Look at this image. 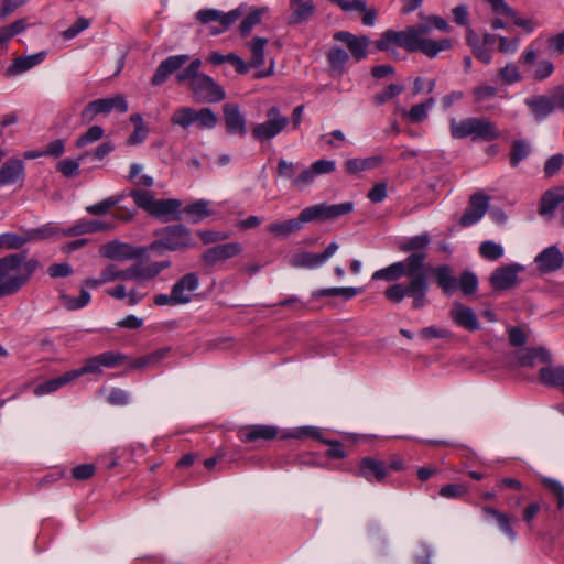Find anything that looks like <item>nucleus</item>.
Wrapping results in <instances>:
<instances>
[{
  "instance_id": "f257e3e1",
  "label": "nucleus",
  "mask_w": 564,
  "mask_h": 564,
  "mask_svg": "<svg viewBox=\"0 0 564 564\" xmlns=\"http://www.w3.org/2000/svg\"><path fill=\"white\" fill-rule=\"evenodd\" d=\"M430 29L425 24H413L404 30H387L375 42L378 51H389L392 47L403 48L409 53L420 52L426 57L433 59L441 52L449 51L453 47V41L444 37L433 40L429 37Z\"/></svg>"
},
{
  "instance_id": "f03ea898",
  "label": "nucleus",
  "mask_w": 564,
  "mask_h": 564,
  "mask_svg": "<svg viewBox=\"0 0 564 564\" xmlns=\"http://www.w3.org/2000/svg\"><path fill=\"white\" fill-rule=\"evenodd\" d=\"M451 135L454 139L471 138L473 141L491 142L500 137L495 122L478 118L468 117L460 121L452 119L449 122Z\"/></svg>"
},
{
  "instance_id": "7ed1b4c3",
  "label": "nucleus",
  "mask_w": 564,
  "mask_h": 564,
  "mask_svg": "<svg viewBox=\"0 0 564 564\" xmlns=\"http://www.w3.org/2000/svg\"><path fill=\"white\" fill-rule=\"evenodd\" d=\"M24 260L25 251L0 258V299L17 294L25 285L21 269Z\"/></svg>"
},
{
  "instance_id": "20e7f679",
  "label": "nucleus",
  "mask_w": 564,
  "mask_h": 564,
  "mask_svg": "<svg viewBox=\"0 0 564 564\" xmlns=\"http://www.w3.org/2000/svg\"><path fill=\"white\" fill-rule=\"evenodd\" d=\"M429 283L425 274L410 278L408 284L395 283L384 291V296L392 303H400L405 296L412 297V307L422 308L426 304Z\"/></svg>"
},
{
  "instance_id": "39448f33",
  "label": "nucleus",
  "mask_w": 564,
  "mask_h": 564,
  "mask_svg": "<svg viewBox=\"0 0 564 564\" xmlns=\"http://www.w3.org/2000/svg\"><path fill=\"white\" fill-rule=\"evenodd\" d=\"M427 258L426 252H414L408 256L404 261H398L387 268L377 270L372 280L397 281L402 276H416L424 273V265Z\"/></svg>"
},
{
  "instance_id": "423d86ee",
  "label": "nucleus",
  "mask_w": 564,
  "mask_h": 564,
  "mask_svg": "<svg viewBox=\"0 0 564 564\" xmlns=\"http://www.w3.org/2000/svg\"><path fill=\"white\" fill-rule=\"evenodd\" d=\"M156 236L161 238L150 245L152 250L163 247L171 251H184L196 245L191 230L184 225L166 226Z\"/></svg>"
},
{
  "instance_id": "0eeeda50",
  "label": "nucleus",
  "mask_w": 564,
  "mask_h": 564,
  "mask_svg": "<svg viewBox=\"0 0 564 564\" xmlns=\"http://www.w3.org/2000/svg\"><path fill=\"white\" fill-rule=\"evenodd\" d=\"M171 123L187 130L193 123L202 130L214 129L217 126L218 118L210 108L196 110L192 107H180L175 109L170 119Z\"/></svg>"
},
{
  "instance_id": "6e6552de",
  "label": "nucleus",
  "mask_w": 564,
  "mask_h": 564,
  "mask_svg": "<svg viewBox=\"0 0 564 564\" xmlns=\"http://www.w3.org/2000/svg\"><path fill=\"white\" fill-rule=\"evenodd\" d=\"M194 99L198 102L216 104L226 98L225 89L210 76L204 74L186 82Z\"/></svg>"
},
{
  "instance_id": "1a4fd4ad",
  "label": "nucleus",
  "mask_w": 564,
  "mask_h": 564,
  "mask_svg": "<svg viewBox=\"0 0 564 564\" xmlns=\"http://www.w3.org/2000/svg\"><path fill=\"white\" fill-rule=\"evenodd\" d=\"M113 109L121 113L128 111L129 106L122 95H116L110 98H99L88 102L80 112V119L84 123H89L97 115L109 113Z\"/></svg>"
},
{
  "instance_id": "9d476101",
  "label": "nucleus",
  "mask_w": 564,
  "mask_h": 564,
  "mask_svg": "<svg viewBox=\"0 0 564 564\" xmlns=\"http://www.w3.org/2000/svg\"><path fill=\"white\" fill-rule=\"evenodd\" d=\"M267 117L264 122L254 126L251 131L256 140H271L289 124V118L281 116L278 107H271L267 111Z\"/></svg>"
},
{
  "instance_id": "9b49d317",
  "label": "nucleus",
  "mask_w": 564,
  "mask_h": 564,
  "mask_svg": "<svg viewBox=\"0 0 564 564\" xmlns=\"http://www.w3.org/2000/svg\"><path fill=\"white\" fill-rule=\"evenodd\" d=\"M148 249L145 247H133L129 243L113 240L102 245L99 253L109 260L128 261L138 260L145 257Z\"/></svg>"
},
{
  "instance_id": "f8f14e48",
  "label": "nucleus",
  "mask_w": 564,
  "mask_h": 564,
  "mask_svg": "<svg viewBox=\"0 0 564 564\" xmlns=\"http://www.w3.org/2000/svg\"><path fill=\"white\" fill-rule=\"evenodd\" d=\"M241 251V245L238 242L217 245L205 250L202 261L207 268H214L218 263L238 256Z\"/></svg>"
},
{
  "instance_id": "ddd939ff",
  "label": "nucleus",
  "mask_w": 564,
  "mask_h": 564,
  "mask_svg": "<svg viewBox=\"0 0 564 564\" xmlns=\"http://www.w3.org/2000/svg\"><path fill=\"white\" fill-rule=\"evenodd\" d=\"M188 61L189 56L187 54L172 55L163 59L151 78V85H163L172 74L178 73Z\"/></svg>"
},
{
  "instance_id": "4468645a",
  "label": "nucleus",
  "mask_w": 564,
  "mask_h": 564,
  "mask_svg": "<svg viewBox=\"0 0 564 564\" xmlns=\"http://www.w3.org/2000/svg\"><path fill=\"white\" fill-rule=\"evenodd\" d=\"M489 197L482 193H476L470 196L468 206L459 219L463 227L471 226L478 223L488 208Z\"/></svg>"
},
{
  "instance_id": "2eb2a0df",
  "label": "nucleus",
  "mask_w": 564,
  "mask_h": 564,
  "mask_svg": "<svg viewBox=\"0 0 564 564\" xmlns=\"http://www.w3.org/2000/svg\"><path fill=\"white\" fill-rule=\"evenodd\" d=\"M451 319L459 327L475 332L480 328V323L474 310L460 302H454L449 310Z\"/></svg>"
},
{
  "instance_id": "dca6fc26",
  "label": "nucleus",
  "mask_w": 564,
  "mask_h": 564,
  "mask_svg": "<svg viewBox=\"0 0 564 564\" xmlns=\"http://www.w3.org/2000/svg\"><path fill=\"white\" fill-rule=\"evenodd\" d=\"M278 435V429L273 425H246L238 430L237 436L242 443H251L258 441H270Z\"/></svg>"
},
{
  "instance_id": "f3484780",
  "label": "nucleus",
  "mask_w": 564,
  "mask_h": 564,
  "mask_svg": "<svg viewBox=\"0 0 564 564\" xmlns=\"http://www.w3.org/2000/svg\"><path fill=\"white\" fill-rule=\"evenodd\" d=\"M534 262L541 273H552L562 268L564 256L556 246H550L535 257Z\"/></svg>"
},
{
  "instance_id": "a211bd4d",
  "label": "nucleus",
  "mask_w": 564,
  "mask_h": 564,
  "mask_svg": "<svg viewBox=\"0 0 564 564\" xmlns=\"http://www.w3.org/2000/svg\"><path fill=\"white\" fill-rule=\"evenodd\" d=\"M521 269L518 264H509L496 269L490 275V284L497 291H505L518 283V272Z\"/></svg>"
},
{
  "instance_id": "6ab92c4d",
  "label": "nucleus",
  "mask_w": 564,
  "mask_h": 564,
  "mask_svg": "<svg viewBox=\"0 0 564 564\" xmlns=\"http://www.w3.org/2000/svg\"><path fill=\"white\" fill-rule=\"evenodd\" d=\"M334 40L345 43L357 62L367 56V47L370 43L368 36L358 37L350 32L338 31L334 34Z\"/></svg>"
},
{
  "instance_id": "aec40b11",
  "label": "nucleus",
  "mask_w": 564,
  "mask_h": 564,
  "mask_svg": "<svg viewBox=\"0 0 564 564\" xmlns=\"http://www.w3.org/2000/svg\"><path fill=\"white\" fill-rule=\"evenodd\" d=\"M25 178V165L21 159L10 158L0 167V186L22 183Z\"/></svg>"
},
{
  "instance_id": "412c9836",
  "label": "nucleus",
  "mask_w": 564,
  "mask_h": 564,
  "mask_svg": "<svg viewBox=\"0 0 564 564\" xmlns=\"http://www.w3.org/2000/svg\"><path fill=\"white\" fill-rule=\"evenodd\" d=\"M223 112L226 131L229 134L243 137L247 133L246 119L239 107L236 104L228 102L223 106Z\"/></svg>"
},
{
  "instance_id": "4be33fe9",
  "label": "nucleus",
  "mask_w": 564,
  "mask_h": 564,
  "mask_svg": "<svg viewBox=\"0 0 564 564\" xmlns=\"http://www.w3.org/2000/svg\"><path fill=\"white\" fill-rule=\"evenodd\" d=\"M198 286L199 278L197 273L191 272L178 279L172 286V291L183 305L192 301V292L196 291Z\"/></svg>"
},
{
  "instance_id": "5701e85b",
  "label": "nucleus",
  "mask_w": 564,
  "mask_h": 564,
  "mask_svg": "<svg viewBox=\"0 0 564 564\" xmlns=\"http://www.w3.org/2000/svg\"><path fill=\"white\" fill-rule=\"evenodd\" d=\"M291 14L288 18L289 25H299L310 20L316 10L312 0H290Z\"/></svg>"
},
{
  "instance_id": "b1692460",
  "label": "nucleus",
  "mask_w": 564,
  "mask_h": 564,
  "mask_svg": "<svg viewBox=\"0 0 564 564\" xmlns=\"http://www.w3.org/2000/svg\"><path fill=\"white\" fill-rule=\"evenodd\" d=\"M358 470L369 481H382L388 476L387 463L371 457L362 458Z\"/></svg>"
},
{
  "instance_id": "393cba45",
  "label": "nucleus",
  "mask_w": 564,
  "mask_h": 564,
  "mask_svg": "<svg viewBox=\"0 0 564 564\" xmlns=\"http://www.w3.org/2000/svg\"><path fill=\"white\" fill-rule=\"evenodd\" d=\"M524 104L530 109L532 116L536 121H542L547 118L554 110L555 105L550 96L536 95L524 100Z\"/></svg>"
},
{
  "instance_id": "a878e982",
  "label": "nucleus",
  "mask_w": 564,
  "mask_h": 564,
  "mask_svg": "<svg viewBox=\"0 0 564 564\" xmlns=\"http://www.w3.org/2000/svg\"><path fill=\"white\" fill-rule=\"evenodd\" d=\"M432 275L436 285L445 295H451L457 290V278L448 264L437 265L432 269Z\"/></svg>"
},
{
  "instance_id": "bb28decb",
  "label": "nucleus",
  "mask_w": 564,
  "mask_h": 564,
  "mask_svg": "<svg viewBox=\"0 0 564 564\" xmlns=\"http://www.w3.org/2000/svg\"><path fill=\"white\" fill-rule=\"evenodd\" d=\"M45 55V52H39L13 59L12 64L6 69V76L13 77L28 72L34 66L41 64L44 61Z\"/></svg>"
},
{
  "instance_id": "cd10ccee",
  "label": "nucleus",
  "mask_w": 564,
  "mask_h": 564,
  "mask_svg": "<svg viewBox=\"0 0 564 564\" xmlns=\"http://www.w3.org/2000/svg\"><path fill=\"white\" fill-rule=\"evenodd\" d=\"M539 381L551 388L561 389L564 393V366L547 364L539 370Z\"/></svg>"
},
{
  "instance_id": "c85d7f7f",
  "label": "nucleus",
  "mask_w": 564,
  "mask_h": 564,
  "mask_svg": "<svg viewBox=\"0 0 564 564\" xmlns=\"http://www.w3.org/2000/svg\"><path fill=\"white\" fill-rule=\"evenodd\" d=\"M518 361L522 367H534L538 364H551V352L545 347H532L518 352Z\"/></svg>"
},
{
  "instance_id": "c756f323",
  "label": "nucleus",
  "mask_w": 564,
  "mask_h": 564,
  "mask_svg": "<svg viewBox=\"0 0 564 564\" xmlns=\"http://www.w3.org/2000/svg\"><path fill=\"white\" fill-rule=\"evenodd\" d=\"M22 247L29 242L42 241L52 237L62 236V229L53 224H45L39 228L25 229L22 231Z\"/></svg>"
},
{
  "instance_id": "7c9ffc66",
  "label": "nucleus",
  "mask_w": 564,
  "mask_h": 564,
  "mask_svg": "<svg viewBox=\"0 0 564 564\" xmlns=\"http://www.w3.org/2000/svg\"><path fill=\"white\" fill-rule=\"evenodd\" d=\"M109 229H111V225L102 220H82L67 229H62V236L74 237L88 232L107 231Z\"/></svg>"
},
{
  "instance_id": "2f4dec72",
  "label": "nucleus",
  "mask_w": 564,
  "mask_h": 564,
  "mask_svg": "<svg viewBox=\"0 0 564 564\" xmlns=\"http://www.w3.org/2000/svg\"><path fill=\"white\" fill-rule=\"evenodd\" d=\"M564 202V186L546 191L540 203L539 213L542 216L551 215Z\"/></svg>"
},
{
  "instance_id": "473e14b6",
  "label": "nucleus",
  "mask_w": 564,
  "mask_h": 564,
  "mask_svg": "<svg viewBox=\"0 0 564 564\" xmlns=\"http://www.w3.org/2000/svg\"><path fill=\"white\" fill-rule=\"evenodd\" d=\"M383 162L382 156L373 155L369 158H354L345 162V170L348 174H357L362 171L372 170L380 166Z\"/></svg>"
},
{
  "instance_id": "72a5a7b5",
  "label": "nucleus",
  "mask_w": 564,
  "mask_h": 564,
  "mask_svg": "<svg viewBox=\"0 0 564 564\" xmlns=\"http://www.w3.org/2000/svg\"><path fill=\"white\" fill-rule=\"evenodd\" d=\"M72 381H74V376L72 375L70 371H67L57 378H53L45 382L39 383L34 388L33 393L36 397L50 394V393H53V392L59 390L61 388L67 386Z\"/></svg>"
},
{
  "instance_id": "f704fd0d",
  "label": "nucleus",
  "mask_w": 564,
  "mask_h": 564,
  "mask_svg": "<svg viewBox=\"0 0 564 564\" xmlns=\"http://www.w3.org/2000/svg\"><path fill=\"white\" fill-rule=\"evenodd\" d=\"M171 352L170 347L160 348L150 354L140 356L129 362V368L133 370L152 367L158 365L161 360L166 358Z\"/></svg>"
},
{
  "instance_id": "c9c22d12",
  "label": "nucleus",
  "mask_w": 564,
  "mask_h": 564,
  "mask_svg": "<svg viewBox=\"0 0 564 564\" xmlns=\"http://www.w3.org/2000/svg\"><path fill=\"white\" fill-rule=\"evenodd\" d=\"M482 512L485 513V516L491 517L496 521L500 531L505 535H507L511 541H514L517 539V532L513 530L511 524V518L508 514L502 513L490 507H485L482 509Z\"/></svg>"
},
{
  "instance_id": "e433bc0d",
  "label": "nucleus",
  "mask_w": 564,
  "mask_h": 564,
  "mask_svg": "<svg viewBox=\"0 0 564 564\" xmlns=\"http://www.w3.org/2000/svg\"><path fill=\"white\" fill-rule=\"evenodd\" d=\"M482 512L485 513V516L491 517L496 521L500 531L505 535H507L511 541H514L517 539V532L513 530L511 524V518L508 514L502 513L490 507H485L482 509Z\"/></svg>"
},
{
  "instance_id": "4c0bfd02",
  "label": "nucleus",
  "mask_w": 564,
  "mask_h": 564,
  "mask_svg": "<svg viewBox=\"0 0 564 564\" xmlns=\"http://www.w3.org/2000/svg\"><path fill=\"white\" fill-rule=\"evenodd\" d=\"M532 148L529 141L524 139L514 140L511 143L509 156V163L511 167H517L520 162L528 159L531 154Z\"/></svg>"
},
{
  "instance_id": "58836bf2",
  "label": "nucleus",
  "mask_w": 564,
  "mask_h": 564,
  "mask_svg": "<svg viewBox=\"0 0 564 564\" xmlns=\"http://www.w3.org/2000/svg\"><path fill=\"white\" fill-rule=\"evenodd\" d=\"M182 203L178 199L169 198V199H155L153 209L151 210V216L154 217H163L170 214H174L173 219H180L178 208Z\"/></svg>"
},
{
  "instance_id": "ea45409f",
  "label": "nucleus",
  "mask_w": 564,
  "mask_h": 564,
  "mask_svg": "<svg viewBox=\"0 0 564 564\" xmlns=\"http://www.w3.org/2000/svg\"><path fill=\"white\" fill-rule=\"evenodd\" d=\"M300 217L292 218L284 221L272 223L268 226L267 230L278 237H288L293 232L302 229Z\"/></svg>"
},
{
  "instance_id": "a19ab883",
  "label": "nucleus",
  "mask_w": 564,
  "mask_h": 564,
  "mask_svg": "<svg viewBox=\"0 0 564 564\" xmlns=\"http://www.w3.org/2000/svg\"><path fill=\"white\" fill-rule=\"evenodd\" d=\"M268 12L267 7L253 9L239 25V32L241 36H248L252 29L261 23L262 17Z\"/></svg>"
},
{
  "instance_id": "79ce46f5",
  "label": "nucleus",
  "mask_w": 564,
  "mask_h": 564,
  "mask_svg": "<svg viewBox=\"0 0 564 564\" xmlns=\"http://www.w3.org/2000/svg\"><path fill=\"white\" fill-rule=\"evenodd\" d=\"M267 43V39L259 36L252 39L249 43V48L251 51V59L249 63L250 67L258 68L264 64V46Z\"/></svg>"
},
{
  "instance_id": "37998d69",
  "label": "nucleus",
  "mask_w": 564,
  "mask_h": 564,
  "mask_svg": "<svg viewBox=\"0 0 564 564\" xmlns=\"http://www.w3.org/2000/svg\"><path fill=\"white\" fill-rule=\"evenodd\" d=\"M209 203L205 199L196 200L193 204L187 205L184 208V213L191 217V223L198 224L204 218L210 216V210L208 209Z\"/></svg>"
},
{
  "instance_id": "c03bdc74",
  "label": "nucleus",
  "mask_w": 564,
  "mask_h": 564,
  "mask_svg": "<svg viewBox=\"0 0 564 564\" xmlns=\"http://www.w3.org/2000/svg\"><path fill=\"white\" fill-rule=\"evenodd\" d=\"M361 292V289L347 286V288H327L321 289L313 293L315 299L324 297V296H341L344 300H350L358 295Z\"/></svg>"
},
{
  "instance_id": "a18cd8bd",
  "label": "nucleus",
  "mask_w": 564,
  "mask_h": 564,
  "mask_svg": "<svg viewBox=\"0 0 564 564\" xmlns=\"http://www.w3.org/2000/svg\"><path fill=\"white\" fill-rule=\"evenodd\" d=\"M457 289L466 296L474 295L478 289L477 275L468 270L462 272L460 276L457 279Z\"/></svg>"
},
{
  "instance_id": "49530a36",
  "label": "nucleus",
  "mask_w": 564,
  "mask_h": 564,
  "mask_svg": "<svg viewBox=\"0 0 564 564\" xmlns=\"http://www.w3.org/2000/svg\"><path fill=\"white\" fill-rule=\"evenodd\" d=\"M291 265L294 268H316L323 264L319 253L313 252H301L295 254L291 261Z\"/></svg>"
},
{
  "instance_id": "de8ad7c7",
  "label": "nucleus",
  "mask_w": 564,
  "mask_h": 564,
  "mask_svg": "<svg viewBox=\"0 0 564 564\" xmlns=\"http://www.w3.org/2000/svg\"><path fill=\"white\" fill-rule=\"evenodd\" d=\"M129 195L132 197L134 204L139 208L148 212L151 215V210L153 209L155 198L150 191L132 189Z\"/></svg>"
},
{
  "instance_id": "09e8293b",
  "label": "nucleus",
  "mask_w": 564,
  "mask_h": 564,
  "mask_svg": "<svg viewBox=\"0 0 564 564\" xmlns=\"http://www.w3.org/2000/svg\"><path fill=\"white\" fill-rule=\"evenodd\" d=\"M202 67V61L199 58L193 59L187 67L180 70L175 75V80L178 85H184L186 82L196 78V76H202L204 73H200L199 69Z\"/></svg>"
},
{
  "instance_id": "8fccbe9b",
  "label": "nucleus",
  "mask_w": 564,
  "mask_h": 564,
  "mask_svg": "<svg viewBox=\"0 0 564 564\" xmlns=\"http://www.w3.org/2000/svg\"><path fill=\"white\" fill-rule=\"evenodd\" d=\"M429 234H422L411 237L405 243L400 246L402 252H425L424 249L430 245Z\"/></svg>"
},
{
  "instance_id": "3c124183",
  "label": "nucleus",
  "mask_w": 564,
  "mask_h": 564,
  "mask_svg": "<svg viewBox=\"0 0 564 564\" xmlns=\"http://www.w3.org/2000/svg\"><path fill=\"white\" fill-rule=\"evenodd\" d=\"M300 220L302 223V226L310 221L315 220H326L325 218V209H324V203L312 205L308 207H305L302 209V212L299 214Z\"/></svg>"
},
{
  "instance_id": "603ef678",
  "label": "nucleus",
  "mask_w": 564,
  "mask_h": 564,
  "mask_svg": "<svg viewBox=\"0 0 564 564\" xmlns=\"http://www.w3.org/2000/svg\"><path fill=\"white\" fill-rule=\"evenodd\" d=\"M63 305L69 310L75 311L85 307L90 302V294L84 288L80 290L78 297H72L68 295L61 296Z\"/></svg>"
},
{
  "instance_id": "864d4df0",
  "label": "nucleus",
  "mask_w": 564,
  "mask_h": 564,
  "mask_svg": "<svg viewBox=\"0 0 564 564\" xmlns=\"http://www.w3.org/2000/svg\"><path fill=\"white\" fill-rule=\"evenodd\" d=\"M325 218L336 219L340 216L347 215L352 212L354 204L351 202H345L340 204L328 205L324 203Z\"/></svg>"
},
{
  "instance_id": "5fc2aeb1",
  "label": "nucleus",
  "mask_w": 564,
  "mask_h": 564,
  "mask_svg": "<svg viewBox=\"0 0 564 564\" xmlns=\"http://www.w3.org/2000/svg\"><path fill=\"white\" fill-rule=\"evenodd\" d=\"M120 281H135L139 283L147 281L143 264L141 262H135L129 268L120 270Z\"/></svg>"
},
{
  "instance_id": "6e6d98bb",
  "label": "nucleus",
  "mask_w": 564,
  "mask_h": 564,
  "mask_svg": "<svg viewBox=\"0 0 564 564\" xmlns=\"http://www.w3.org/2000/svg\"><path fill=\"white\" fill-rule=\"evenodd\" d=\"M434 104V99L430 98L425 102L414 105L408 112V118L412 123L422 122L427 117V110Z\"/></svg>"
},
{
  "instance_id": "4d7b16f0",
  "label": "nucleus",
  "mask_w": 564,
  "mask_h": 564,
  "mask_svg": "<svg viewBox=\"0 0 564 564\" xmlns=\"http://www.w3.org/2000/svg\"><path fill=\"white\" fill-rule=\"evenodd\" d=\"M479 253L484 259L495 261L502 257L503 248L494 241H484L479 247Z\"/></svg>"
},
{
  "instance_id": "13d9d810",
  "label": "nucleus",
  "mask_w": 564,
  "mask_h": 564,
  "mask_svg": "<svg viewBox=\"0 0 564 564\" xmlns=\"http://www.w3.org/2000/svg\"><path fill=\"white\" fill-rule=\"evenodd\" d=\"M242 14V11L240 8L234 9L227 13H224L220 11V18L219 23L221 25V29L213 28L210 33L213 35H217L221 33L223 31L227 30L229 26H231Z\"/></svg>"
},
{
  "instance_id": "bf43d9fd",
  "label": "nucleus",
  "mask_w": 564,
  "mask_h": 564,
  "mask_svg": "<svg viewBox=\"0 0 564 564\" xmlns=\"http://www.w3.org/2000/svg\"><path fill=\"white\" fill-rule=\"evenodd\" d=\"M554 64L549 59H541L536 63L531 77L536 82H543L554 73Z\"/></svg>"
},
{
  "instance_id": "052dcab7",
  "label": "nucleus",
  "mask_w": 564,
  "mask_h": 564,
  "mask_svg": "<svg viewBox=\"0 0 564 564\" xmlns=\"http://www.w3.org/2000/svg\"><path fill=\"white\" fill-rule=\"evenodd\" d=\"M102 135L104 129L100 126H93L76 140L75 144L77 148H83L89 143L100 140Z\"/></svg>"
},
{
  "instance_id": "680f3d73",
  "label": "nucleus",
  "mask_w": 564,
  "mask_h": 564,
  "mask_svg": "<svg viewBox=\"0 0 564 564\" xmlns=\"http://www.w3.org/2000/svg\"><path fill=\"white\" fill-rule=\"evenodd\" d=\"M101 367L113 368L127 360V356L116 351H105L97 355Z\"/></svg>"
},
{
  "instance_id": "e2e57ef3",
  "label": "nucleus",
  "mask_w": 564,
  "mask_h": 564,
  "mask_svg": "<svg viewBox=\"0 0 564 564\" xmlns=\"http://www.w3.org/2000/svg\"><path fill=\"white\" fill-rule=\"evenodd\" d=\"M299 167V163L295 164L284 159H280L276 166V173L279 176L290 180L293 183V180L297 176L296 172Z\"/></svg>"
},
{
  "instance_id": "0e129e2a",
  "label": "nucleus",
  "mask_w": 564,
  "mask_h": 564,
  "mask_svg": "<svg viewBox=\"0 0 564 564\" xmlns=\"http://www.w3.org/2000/svg\"><path fill=\"white\" fill-rule=\"evenodd\" d=\"M499 77L508 85L518 83L522 79L519 68L513 63H508L505 67L499 70Z\"/></svg>"
},
{
  "instance_id": "69168bd1",
  "label": "nucleus",
  "mask_w": 564,
  "mask_h": 564,
  "mask_svg": "<svg viewBox=\"0 0 564 564\" xmlns=\"http://www.w3.org/2000/svg\"><path fill=\"white\" fill-rule=\"evenodd\" d=\"M22 247L20 234L4 232L0 235V250H18Z\"/></svg>"
},
{
  "instance_id": "338daca9",
  "label": "nucleus",
  "mask_w": 564,
  "mask_h": 564,
  "mask_svg": "<svg viewBox=\"0 0 564 564\" xmlns=\"http://www.w3.org/2000/svg\"><path fill=\"white\" fill-rule=\"evenodd\" d=\"M349 59L348 53L340 48L334 47L327 54V61L333 68H341Z\"/></svg>"
},
{
  "instance_id": "774afa93",
  "label": "nucleus",
  "mask_w": 564,
  "mask_h": 564,
  "mask_svg": "<svg viewBox=\"0 0 564 564\" xmlns=\"http://www.w3.org/2000/svg\"><path fill=\"white\" fill-rule=\"evenodd\" d=\"M403 91V87L398 84H390L386 87L381 93L377 94L373 97V100L377 105H383L388 100L394 98Z\"/></svg>"
}]
</instances>
